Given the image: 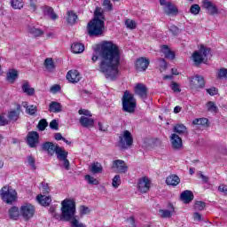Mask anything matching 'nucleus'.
I'll return each instance as SVG.
<instances>
[{
    "label": "nucleus",
    "instance_id": "f03ea898",
    "mask_svg": "<svg viewBox=\"0 0 227 227\" xmlns=\"http://www.w3.org/2000/svg\"><path fill=\"white\" fill-rule=\"evenodd\" d=\"M61 221H74L75 219V201L66 199L61 202Z\"/></svg>",
    "mask_w": 227,
    "mask_h": 227
},
{
    "label": "nucleus",
    "instance_id": "0e129e2a",
    "mask_svg": "<svg viewBox=\"0 0 227 227\" xmlns=\"http://www.w3.org/2000/svg\"><path fill=\"white\" fill-rule=\"evenodd\" d=\"M126 223L129 224L130 227H137L136 226V220H134L133 216H130L126 220Z\"/></svg>",
    "mask_w": 227,
    "mask_h": 227
},
{
    "label": "nucleus",
    "instance_id": "09e8293b",
    "mask_svg": "<svg viewBox=\"0 0 227 227\" xmlns=\"http://www.w3.org/2000/svg\"><path fill=\"white\" fill-rule=\"evenodd\" d=\"M218 79H227V69L223 67L219 70Z\"/></svg>",
    "mask_w": 227,
    "mask_h": 227
},
{
    "label": "nucleus",
    "instance_id": "9b49d317",
    "mask_svg": "<svg viewBox=\"0 0 227 227\" xmlns=\"http://www.w3.org/2000/svg\"><path fill=\"white\" fill-rule=\"evenodd\" d=\"M137 189L139 192H148L150 191V179L148 177H142L138 180Z\"/></svg>",
    "mask_w": 227,
    "mask_h": 227
},
{
    "label": "nucleus",
    "instance_id": "1a4fd4ad",
    "mask_svg": "<svg viewBox=\"0 0 227 227\" xmlns=\"http://www.w3.org/2000/svg\"><path fill=\"white\" fill-rule=\"evenodd\" d=\"M20 214L26 221L35 215V207L31 204H24L20 207Z\"/></svg>",
    "mask_w": 227,
    "mask_h": 227
},
{
    "label": "nucleus",
    "instance_id": "9d476101",
    "mask_svg": "<svg viewBox=\"0 0 227 227\" xmlns=\"http://www.w3.org/2000/svg\"><path fill=\"white\" fill-rule=\"evenodd\" d=\"M112 169H115L117 173H126L129 171V167L123 160H115L113 161Z\"/></svg>",
    "mask_w": 227,
    "mask_h": 227
},
{
    "label": "nucleus",
    "instance_id": "69168bd1",
    "mask_svg": "<svg viewBox=\"0 0 227 227\" xmlns=\"http://www.w3.org/2000/svg\"><path fill=\"white\" fill-rule=\"evenodd\" d=\"M60 90H61V87L58 84L51 86L50 89V91L51 93H58V91H60Z\"/></svg>",
    "mask_w": 227,
    "mask_h": 227
},
{
    "label": "nucleus",
    "instance_id": "e433bc0d",
    "mask_svg": "<svg viewBox=\"0 0 227 227\" xmlns=\"http://www.w3.org/2000/svg\"><path fill=\"white\" fill-rule=\"evenodd\" d=\"M206 106L209 113H217V111H219V108H217V105H215V103H214L213 101L207 102Z\"/></svg>",
    "mask_w": 227,
    "mask_h": 227
},
{
    "label": "nucleus",
    "instance_id": "72a5a7b5",
    "mask_svg": "<svg viewBox=\"0 0 227 227\" xmlns=\"http://www.w3.org/2000/svg\"><path fill=\"white\" fill-rule=\"evenodd\" d=\"M9 215H10L11 219H14L15 221H16V219H19V215H20V211L19 210V207H12L9 210Z\"/></svg>",
    "mask_w": 227,
    "mask_h": 227
},
{
    "label": "nucleus",
    "instance_id": "f8f14e48",
    "mask_svg": "<svg viewBox=\"0 0 227 227\" xmlns=\"http://www.w3.org/2000/svg\"><path fill=\"white\" fill-rule=\"evenodd\" d=\"M40 136L36 131H30L27 137V143L30 148H35Z\"/></svg>",
    "mask_w": 227,
    "mask_h": 227
},
{
    "label": "nucleus",
    "instance_id": "4468645a",
    "mask_svg": "<svg viewBox=\"0 0 227 227\" xmlns=\"http://www.w3.org/2000/svg\"><path fill=\"white\" fill-rule=\"evenodd\" d=\"M42 148L44 152H47L48 155H54V153L58 152L59 145H55L52 142H45L42 145Z\"/></svg>",
    "mask_w": 227,
    "mask_h": 227
},
{
    "label": "nucleus",
    "instance_id": "5701e85b",
    "mask_svg": "<svg viewBox=\"0 0 227 227\" xmlns=\"http://www.w3.org/2000/svg\"><path fill=\"white\" fill-rule=\"evenodd\" d=\"M167 185H172L173 187H176L178 184H180V177L176 175L168 176L166 179Z\"/></svg>",
    "mask_w": 227,
    "mask_h": 227
},
{
    "label": "nucleus",
    "instance_id": "4c0bfd02",
    "mask_svg": "<svg viewBox=\"0 0 227 227\" xmlns=\"http://www.w3.org/2000/svg\"><path fill=\"white\" fill-rule=\"evenodd\" d=\"M47 127H49V122H47V120L41 119L37 124L38 130H41V132H43V130H45V129H47Z\"/></svg>",
    "mask_w": 227,
    "mask_h": 227
},
{
    "label": "nucleus",
    "instance_id": "6e6d98bb",
    "mask_svg": "<svg viewBox=\"0 0 227 227\" xmlns=\"http://www.w3.org/2000/svg\"><path fill=\"white\" fill-rule=\"evenodd\" d=\"M41 190L43 194H48V192L51 191V188H49V184H47V183H42Z\"/></svg>",
    "mask_w": 227,
    "mask_h": 227
},
{
    "label": "nucleus",
    "instance_id": "f704fd0d",
    "mask_svg": "<svg viewBox=\"0 0 227 227\" xmlns=\"http://www.w3.org/2000/svg\"><path fill=\"white\" fill-rule=\"evenodd\" d=\"M11 6L14 10H20L24 8V2L22 0H11Z\"/></svg>",
    "mask_w": 227,
    "mask_h": 227
},
{
    "label": "nucleus",
    "instance_id": "4be33fe9",
    "mask_svg": "<svg viewBox=\"0 0 227 227\" xmlns=\"http://www.w3.org/2000/svg\"><path fill=\"white\" fill-rule=\"evenodd\" d=\"M95 123V120L86 117V116H82L80 118V124L82 127H84L85 129H88L90 127H93Z\"/></svg>",
    "mask_w": 227,
    "mask_h": 227
},
{
    "label": "nucleus",
    "instance_id": "3c124183",
    "mask_svg": "<svg viewBox=\"0 0 227 227\" xmlns=\"http://www.w3.org/2000/svg\"><path fill=\"white\" fill-rule=\"evenodd\" d=\"M125 24L128 29H136V21L132 20H127Z\"/></svg>",
    "mask_w": 227,
    "mask_h": 227
},
{
    "label": "nucleus",
    "instance_id": "58836bf2",
    "mask_svg": "<svg viewBox=\"0 0 227 227\" xmlns=\"http://www.w3.org/2000/svg\"><path fill=\"white\" fill-rule=\"evenodd\" d=\"M5 125H10V121L8 120V115L6 114H0V127H5Z\"/></svg>",
    "mask_w": 227,
    "mask_h": 227
},
{
    "label": "nucleus",
    "instance_id": "6ab92c4d",
    "mask_svg": "<svg viewBox=\"0 0 227 227\" xmlns=\"http://www.w3.org/2000/svg\"><path fill=\"white\" fill-rule=\"evenodd\" d=\"M19 116H20V106H18L16 110H12L8 113L7 118L9 120V123H12V121H17V120H19Z\"/></svg>",
    "mask_w": 227,
    "mask_h": 227
},
{
    "label": "nucleus",
    "instance_id": "cd10ccee",
    "mask_svg": "<svg viewBox=\"0 0 227 227\" xmlns=\"http://www.w3.org/2000/svg\"><path fill=\"white\" fill-rule=\"evenodd\" d=\"M90 171H91L94 175H98V173H102V164L98 161L92 163L90 167Z\"/></svg>",
    "mask_w": 227,
    "mask_h": 227
},
{
    "label": "nucleus",
    "instance_id": "49530a36",
    "mask_svg": "<svg viewBox=\"0 0 227 227\" xmlns=\"http://www.w3.org/2000/svg\"><path fill=\"white\" fill-rule=\"evenodd\" d=\"M85 180L88 181V184H90L92 185H98V180L95 179V177L86 175Z\"/></svg>",
    "mask_w": 227,
    "mask_h": 227
},
{
    "label": "nucleus",
    "instance_id": "c756f323",
    "mask_svg": "<svg viewBox=\"0 0 227 227\" xmlns=\"http://www.w3.org/2000/svg\"><path fill=\"white\" fill-rule=\"evenodd\" d=\"M44 67L48 72H54V70H56L54 60H52L51 58H48L44 60Z\"/></svg>",
    "mask_w": 227,
    "mask_h": 227
},
{
    "label": "nucleus",
    "instance_id": "0eeeda50",
    "mask_svg": "<svg viewBox=\"0 0 227 227\" xmlns=\"http://www.w3.org/2000/svg\"><path fill=\"white\" fill-rule=\"evenodd\" d=\"M134 144V137H132V133L129 130H124L119 136V146L122 150H128Z\"/></svg>",
    "mask_w": 227,
    "mask_h": 227
},
{
    "label": "nucleus",
    "instance_id": "c9c22d12",
    "mask_svg": "<svg viewBox=\"0 0 227 227\" xmlns=\"http://www.w3.org/2000/svg\"><path fill=\"white\" fill-rule=\"evenodd\" d=\"M28 32L30 33V35H32V36H35V37L42 36V35H43V31L35 27H29Z\"/></svg>",
    "mask_w": 227,
    "mask_h": 227
},
{
    "label": "nucleus",
    "instance_id": "4d7b16f0",
    "mask_svg": "<svg viewBox=\"0 0 227 227\" xmlns=\"http://www.w3.org/2000/svg\"><path fill=\"white\" fill-rule=\"evenodd\" d=\"M169 31H170V33H172V35L174 36H176V35H178V33H180V29H178V27H176L175 25L170 26Z\"/></svg>",
    "mask_w": 227,
    "mask_h": 227
},
{
    "label": "nucleus",
    "instance_id": "79ce46f5",
    "mask_svg": "<svg viewBox=\"0 0 227 227\" xmlns=\"http://www.w3.org/2000/svg\"><path fill=\"white\" fill-rule=\"evenodd\" d=\"M94 19H98V20H104L106 19L104 17V13L102 12V9L97 7L94 12Z\"/></svg>",
    "mask_w": 227,
    "mask_h": 227
},
{
    "label": "nucleus",
    "instance_id": "39448f33",
    "mask_svg": "<svg viewBox=\"0 0 227 227\" xmlns=\"http://www.w3.org/2000/svg\"><path fill=\"white\" fill-rule=\"evenodd\" d=\"M0 196L5 203L12 205L13 201H17V191L10 185H5L0 190Z\"/></svg>",
    "mask_w": 227,
    "mask_h": 227
},
{
    "label": "nucleus",
    "instance_id": "680f3d73",
    "mask_svg": "<svg viewBox=\"0 0 227 227\" xmlns=\"http://www.w3.org/2000/svg\"><path fill=\"white\" fill-rule=\"evenodd\" d=\"M214 4H212V2L208 0H204L202 2V8H205L206 10L208 11L209 8H211Z\"/></svg>",
    "mask_w": 227,
    "mask_h": 227
},
{
    "label": "nucleus",
    "instance_id": "412c9836",
    "mask_svg": "<svg viewBox=\"0 0 227 227\" xmlns=\"http://www.w3.org/2000/svg\"><path fill=\"white\" fill-rule=\"evenodd\" d=\"M181 200L184 203H191L194 200V194L189 190H185L181 193Z\"/></svg>",
    "mask_w": 227,
    "mask_h": 227
},
{
    "label": "nucleus",
    "instance_id": "864d4df0",
    "mask_svg": "<svg viewBox=\"0 0 227 227\" xmlns=\"http://www.w3.org/2000/svg\"><path fill=\"white\" fill-rule=\"evenodd\" d=\"M207 93H208V95H210L211 97H214L215 95H217V93H219V90H217V88L215 87H212L210 89H207Z\"/></svg>",
    "mask_w": 227,
    "mask_h": 227
},
{
    "label": "nucleus",
    "instance_id": "37998d69",
    "mask_svg": "<svg viewBox=\"0 0 227 227\" xmlns=\"http://www.w3.org/2000/svg\"><path fill=\"white\" fill-rule=\"evenodd\" d=\"M200 11L201 7H200V4H192L190 8V13H192V15H198Z\"/></svg>",
    "mask_w": 227,
    "mask_h": 227
},
{
    "label": "nucleus",
    "instance_id": "423d86ee",
    "mask_svg": "<svg viewBox=\"0 0 227 227\" xmlns=\"http://www.w3.org/2000/svg\"><path fill=\"white\" fill-rule=\"evenodd\" d=\"M210 54V49L201 46L199 51L192 54V59L196 66L201 65V63H207L208 60V55Z\"/></svg>",
    "mask_w": 227,
    "mask_h": 227
},
{
    "label": "nucleus",
    "instance_id": "2eb2a0df",
    "mask_svg": "<svg viewBox=\"0 0 227 227\" xmlns=\"http://www.w3.org/2000/svg\"><path fill=\"white\" fill-rule=\"evenodd\" d=\"M170 143L174 150H180V148L184 146V144L182 142V137H180V135H177L176 133H173L170 136Z\"/></svg>",
    "mask_w": 227,
    "mask_h": 227
},
{
    "label": "nucleus",
    "instance_id": "774afa93",
    "mask_svg": "<svg viewBox=\"0 0 227 227\" xmlns=\"http://www.w3.org/2000/svg\"><path fill=\"white\" fill-rule=\"evenodd\" d=\"M218 191L220 192H223V194H225V196H227V186L226 184H221L219 187H218Z\"/></svg>",
    "mask_w": 227,
    "mask_h": 227
},
{
    "label": "nucleus",
    "instance_id": "a18cd8bd",
    "mask_svg": "<svg viewBox=\"0 0 227 227\" xmlns=\"http://www.w3.org/2000/svg\"><path fill=\"white\" fill-rule=\"evenodd\" d=\"M159 213L160 214V217L163 219H168L171 217L172 211H169L168 209H160Z\"/></svg>",
    "mask_w": 227,
    "mask_h": 227
},
{
    "label": "nucleus",
    "instance_id": "338daca9",
    "mask_svg": "<svg viewBox=\"0 0 227 227\" xmlns=\"http://www.w3.org/2000/svg\"><path fill=\"white\" fill-rule=\"evenodd\" d=\"M36 0H30L29 8L32 12H36Z\"/></svg>",
    "mask_w": 227,
    "mask_h": 227
},
{
    "label": "nucleus",
    "instance_id": "c03bdc74",
    "mask_svg": "<svg viewBox=\"0 0 227 227\" xmlns=\"http://www.w3.org/2000/svg\"><path fill=\"white\" fill-rule=\"evenodd\" d=\"M121 184V179L120 177V175L114 176L113 178L112 185L114 187V189H118L120 187V184Z\"/></svg>",
    "mask_w": 227,
    "mask_h": 227
},
{
    "label": "nucleus",
    "instance_id": "a211bd4d",
    "mask_svg": "<svg viewBox=\"0 0 227 227\" xmlns=\"http://www.w3.org/2000/svg\"><path fill=\"white\" fill-rule=\"evenodd\" d=\"M163 12L166 15H177L178 14V8L173 4L169 3L167 4L166 6H163Z\"/></svg>",
    "mask_w": 227,
    "mask_h": 227
},
{
    "label": "nucleus",
    "instance_id": "a878e982",
    "mask_svg": "<svg viewBox=\"0 0 227 227\" xmlns=\"http://www.w3.org/2000/svg\"><path fill=\"white\" fill-rule=\"evenodd\" d=\"M38 203H40V205H42L43 207H49V205H51V201H52V199H51V197H47L45 195H38L36 198Z\"/></svg>",
    "mask_w": 227,
    "mask_h": 227
},
{
    "label": "nucleus",
    "instance_id": "f257e3e1",
    "mask_svg": "<svg viewBox=\"0 0 227 227\" xmlns=\"http://www.w3.org/2000/svg\"><path fill=\"white\" fill-rule=\"evenodd\" d=\"M99 72L108 79L116 81L120 75V62L121 61V49L112 41L101 44L99 51Z\"/></svg>",
    "mask_w": 227,
    "mask_h": 227
},
{
    "label": "nucleus",
    "instance_id": "052dcab7",
    "mask_svg": "<svg viewBox=\"0 0 227 227\" xmlns=\"http://www.w3.org/2000/svg\"><path fill=\"white\" fill-rule=\"evenodd\" d=\"M27 162L32 169H36V166L35 165V158L33 156L27 157Z\"/></svg>",
    "mask_w": 227,
    "mask_h": 227
},
{
    "label": "nucleus",
    "instance_id": "20e7f679",
    "mask_svg": "<svg viewBox=\"0 0 227 227\" xmlns=\"http://www.w3.org/2000/svg\"><path fill=\"white\" fill-rule=\"evenodd\" d=\"M136 98L134 95L126 90L122 96V111L132 114L136 111Z\"/></svg>",
    "mask_w": 227,
    "mask_h": 227
},
{
    "label": "nucleus",
    "instance_id": "393cba45",
    "mask_svg": "<svg viewBox=\"0 0 227 227\" xmlns=\"http://www.w3.org/2000/svg\"><path fill=\"white\" fill-rule=\"evenodd\" d=\"M161 52L167 59H175V51H171L168 45L161 46Z\"/></svg>",
    "mask_w": 227,
    "mask_h": 227
},
{
    "label": "nucleus",
    "instance_id": "5fc2aeb1",
    "mask_svg": "<svg viewBox=\"0 0 227 227\" xmlns=\"http://www.w3.org/2000/svg\"><path fill=\"white\" fill-rule=\"evenodd\" d=\"M50 128L52 129V130H58L59 129V123L56 120H52L50 122Z\"/></svg>",
    "mask_w": 227,
    "mask_h": 227
},
{
    "label": "nucleus",
    "instance_id": "473e14b6",
    "mask_svg": "<svg viewBox=\"0 0 227 227\" xmlns=\"http://www.w3.org/2000/svg\"><path fill=\"white\" fill-rule=\"evenodd\" d=\"M67 21L68 24H70L71 26H74V24H75V22H77V14H75L74 12L69 11L67 12Z\"/></svg>",
    "mask_w": 227,
    "mask_h": 227
},
{
    "label": "nucleus",
    "instance_id": "f3484780",
    "mask_svg": "<svg viewBox=\"0 0 227 227\" xmlns=\"http://www.w3.org/2000/svg\"><path fill=\"white\" fill-rule=\"evenodd\" d=\"M67 79L69 82H79L81 81V74L75 69L70 70L67 72Z\"/></svg>",
    "mask_w": 227,
    "mask_h": 227
},
{
    "label": "nucleus",
    "instance_id": "8fccbe9b",
    "mask_svg": "<svg viewBox=\"0 0 227 227\" xmlns=\"http://www.w3.org/2000/svg\"><path fill=\"white\" fill-rule=\"evenodd\" d=\"M205 207H206V204L203 201H196L195 202V206H194L195 210H200V211L204 210Z\"/></svg>",
    "mask_w": 227,
    "mask_h": 227
},
{
    "label": "nucleus",
    "instance_id": "13d9d810",
    "mask_svg": "<svg viewBox=\"0 0 227 227\" xmlns=\"http://www.w3.org/2000/svg\"><path fill=\"white\" fill-rule=\"evenodd\" d=\"M90 213V207L86 206H81L80 207V214L81 215H86Z\"/></svg>",
    "mask_w": 227,
    "mask_h": 227
},
{
    "label": "nucleus",
    "instance_id": "bf43d9fd",
    "mask_svg": "<svg viewBox=\"0 0 227 227\" xmlns=\"http://www.w3.org/2000/svg\"><path fill=\"white\" fill-rule=\"evenodd\" d=\"M36 106H28V108L27 109V113L28 114H30L31 116H33L34 114H36Z\"/></svg>",
    "mask_w": 227,
    "mask_h": 227
},
{
    "label": "nucleus",
    "instance_id": "de8ad7c7",
    "mask_svg": "<svg viewBox=\"0 0 227 227\" xmlns=\"http://www.w3.org/2000/svg\"><path fill=\"white\" fill-rule=\"evenodd\" d=\"M71 227H86V225L81 222H79V220H77V218H74L71 221Z\"/></svg>",
    "mask_w": 227,
    "mask_h": 227
},
{
    "label": "nucleus",
    "instance_id": "bb28decb",
    "mask_svg": "<svg viewBox=\"0 0 227 227\" xmlns=\"http://www.w3.org/2000/svg\"><path fill=\"white\" fill-rule=\"evenodd\" d=\"M71 51L74 52V54H81L84 52V44L81 43H74L71 45Z\"/></svg>",
    "mask_w": 227,
    "mask_h": 227
},
{
    "label": "nucleus",
    "instance_id": "7ed1b4c3",
    "mask_svg": "<svg viewBox=\"0 0 227 227\" xmlns=\"http://www.w3.org/2000/svg\"><path fill=\"white\" fill-rule=\"evenodd\" d=\"M106 29V23L103 20L93 19L87 25V31L90 36H102Z\"/></svg>",
    "mask_w": 227,
    "mask_h": 227
},
{
    "label": "nucleus",
    "instance_id": "7c9ffc66",
    "mask_svg": "<svg viewBox=\"0 0 227 227\" xmlns=\"http://www.w3.org/2000/svg\"><path fill=\"white\" fill-rule=\"evenodd\" d=\"M22 91L23 93H26L27 95H29L30 97L35 95V89L31 88V85H29V82H25L22 84Z\"/></svg>",
    "mask_w": 227,
    "mask_h": 227
},
{
    "label": "nucleus",
    "instance_id": "ddd939ff",
    "mask_svg": "<svg viewBox=\"0 0 227 227\" xmlns=\"http://www.w3.org/2000/svg\"><path fill=\"white\" fill-rule=\"evenodd\" d=\"M148 65H150V60L145 57H141L136 61V68L137 72H145V70L148 68Z\"/></svg>",
    "mask_w": 227,
    "mask_h": 227
},
{
    "label": "nucleus",
    "instance_id": "603ef678",
    "mask_svg": "<svg viewBox=\"0 0 227 227\" xmlns=\"http://www.w3.org/2000/svg\"><path fill=\"white\" fill-rule=\"evenodd\" d=\"M207 12L209 15H217V13H219V9H217V6L213 5L207 9Z\"/></svg>",
    "mask_w": 227,
    "mask_h": 227
},
{
    "label": "nucleus",
    "instance_id": "aec40b11",
    "mask_svg": "<svg viewBox=\"0 0 227 227\" xmlns=\"http://www.w3.org/2000/svg\"><path fill=\"white\" fill-rule=\"evenodd\" d=\"M173 131L175 132L174 134L178 136H189V130H187V127L184 124H176Z\"/></svg>",
    "mask_w": 227,
    "mask_h": 227
},
{
    "label": "nucleus",
    "instance_id": "6e6552de",
    "mask_svg": "<svg viewBox=\"0 0 227 227\" xmlns=\"http://www.w3.org/2000/svg\"><path fill=\"white\" fill-rule=\"evenodd\" d=\"M55 153L57 155V159L61 160L62 166L67 171H68L70 169V161L67 159L68 152L59 146V149H57V152Z\"/></svg>",
    "mask_w": 227,
    "mask_h": 227
},
{
    "label": "nucleus",
    "instance_id": "2f4dec72",
    "mask_svg": "<svg viewBox=\"0 0 227 227\" xmlns=\"http://www.w3.org/2000/svg\"><path fill=\"white\" fill-rule=\"evenodd\" d=\"M50 113H61V104L52 101L49 106Z\"/></svg>",
    "mask_w": 227,
    "mask_h": 227
},
{
    "label": "nucleus",
    "instance_id": "c85d7f7f",
    "mask_svg": "<svg viewBox=\"0 0 227 227\" xmlns=\"http://www.w3.org/2000/svg\"><path fill=\"white\" fill-rule=\"evenodd\" d=\"M43 12L44 15L51 19V20H56V19H58V14L54 13V9L51 7H44Z\"/></svg>",
    "mask_w": 227,
    "mask_h": 227
},
{
    "label": "nucleus",
    "instance_id": "b1692460",
    "mask_svg": "<svg viewBox=\"0 0 227 227\" xmlns=\"http://www.w3.org/2000/svg\"><path fill=\"white\" fill-rule=\"evenodd\" d=\"M17 77H19V72L15 69H9L6 76L8 82L13 84V82H15V81L17 80Z\"/></svg>",
    "mask_w": 227,
    "mask_h": 227
},
{
    "label": "nucleus",
    "instance_id": "dca6fc26",
    "mask_svg": "<svg viewBox=\"0 0 227 227\" xmlns=\"http://www.w3.org/2000/svg\"><path fill=\"white\" fill-rule=\"evenodd\" d=\"M135 93L136 95H138L140 98H146V97H148V89L146 88V85L143 83H137L135 86Z\"/></svg>",
    "mask_w": 227,
    "mask_h": 227
},
{
    "label": "nucleus",
    "instance_id": "e2e57ef3",
    "mask_svg": "<svg viewBox=\"0 0 227 227\" xmlns=\"http://www.w3.org/2000/svg\"><path fill=\"white\" fill-rule=\"evenodd\" d=\"M79 114H83L84 116H89V118H91L92 114L91 112H90L89 110L86 109H80L78 111Z\"/></svg>",
    "mask_w": 227,
    "mask_h": 227
},
{
    "label": "nucleus",
    "instance_id": "ea45409f",
    "mask_svg": "<svg viewBox=\"0 0 227 227\" xmlns=\"http://www.w3.org/2000/svg\"><path fill=\"white\" fill-rule=\"evenodd\" d=\"M193 81H196L199 88H205V78L203 76H195L191 82H193Z\"/></svg>",
    "mask_w": 227,
    "mask_h": 227
},
{
    "label": "nucleus",
    "instance_id": "a19ab883",
    "mask_svg": "<svg viewBox=\"0 0 227 227\" xmlns=\"http://www.w3.org/2000/svg\"><path fill=\"white\" fill-rule=\"evenodd\" d=\"M192 123L193 125H201L202 127H205L207 123H208V119L207 118L194 119Z\"/></svg>",
    "mask_w": 227,
    "mask_h": 227
}]
</instances>
